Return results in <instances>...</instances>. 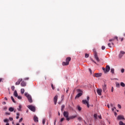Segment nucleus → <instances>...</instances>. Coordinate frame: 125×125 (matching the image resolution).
Segmentation results:
<instances>
[{
	"instance_id": "1",
	"label": "nucleus",
	"mask_w": 125,
	"mask_h": 125,
	"mask_svg": "<svg viewBox=\"0 0 125 125\" xmlns=\"http://www.w3.org/2000/svg\"><path fill=\"white\" fill-rule=\"evenodd\" d=\"M89 101V97L87 96V100H83L82 101L83 104H84L86 105L87 108H89V103L88 102Z\"/></svg>"
},
{
	"instance_id": "2",
	"label": "nucleus",
	"mask_w": 125,
	"mask_h": 125,
	"mask_svg": "<svg viewBox=\"0 0 125 125\" xmlns=\"http://www.w3.org/2000/svg\"><path fill=\"white\" fill-rule=\"evenodd\" d=\"M24 95H25V96H26V97H27V98L30 103H33V100H32V96H31V95L29 94L27 92H25L24 93Z\"/></svg>"
},
{
	"instance_id": "3",
	"label": "nucleus",
	"mask_w": 125,
	"mask_h": 125,
	"mask_svg": "<svg viewBox=\"0 0 125 125\" xmlns=\"http://www.w3.org/2000/svg\"><path fill=\"white\" fill-rule=\"evenodd\" d=\"M70 61H71V57H67L65 60V62H63L62 63V66H67L70 63Z\"/></svg>"
},
{
	"instance_id": "4",
	"label": "nucleus",
	"mask_w": 125,
	"mask_h": 125,
	"mask_svg": "<svg viewBox=\"0 0 125 125\" xmlns=\"http://www.w3.org/2000/svg\"><path fill=\"white\" fill-rule=\"evenodd\" d=\"M63 115L64 117L66 118V121L69 122V121H70V118L69 117V112L68 111H64Z\"/></svg>"
},
{
	"instance_id": "5",
	"label": "nucleus",
	"mask_w": 125,
	"mask_h": 125,
	"mask_svg": "<svg viewBox=\"0 0 125 125\" xmlns=\"http://www.w3.org/2000/svg\"><path fill=\"white\" fill-rule=\"evenodd\" d=\"M77 92L79 93L76 96L75 98H79V97H81L83 95V91L81 89H77Z\"/></svg>"
},
{
	"instance_id": "6",
	"label": "nucleus",
	"mask_w": 125,
	"mask_h": 125,
	"mask_svg": "<svg viewBox=\"0 0 125 125\" xmlns=\"http://www.w3.org/2000/svg\"><path fill=\"white\" fill-rule=\"evenodd\" d=\"M27 108H28L29 110H31L32 112H36V107L34 105H28Z\"/></svg>"
},
{
	"instance_id": "7",
	"label": "nucleus",
	"mask_w": 125,
	"mask_h": 125,
	"mask_svg": "<svg viewBox=\"0 0 125 125\" xmlns=\"http://www.w3.org/2000/svg\"><path fill=\"white\" fill-rule=\"evenodd\" d=\"M125 54V52L124 51L121 50L120 51L119 54L118 55V57L120 59L123 58L124 55Z\"/></svg>"
},
{
	"instance_id": "8",
	"label": "nucleus",
	"mask_w": 125,
	"mask_h": 125,
	"mask_svg": "<svg viewBox=\"0 0 125 125\" xmlns=\"http://www.w3.org/2000/svg\"><path fill=\"white\" fill-rule=\"evenodd\" d=\"M94 54L95 59H96L97 62H99V61H100V60L99 59V58H98V55H97V53L96 51H94Z\"/></svg>"
},
{
	"instance_id": "9",
	"label": "nucleus",
	"mask_w": 125,
	"mask_h": 125,
	"mask_svg": "<svg viewBox=\"0 0 125 125\" xmlns=\"http://www.w3.org/2000/svg\"><path fill=\"white\" fill-rule=\"evenodd\" d=\"M58 100V96L56 95L54 98V104L55 105H56L57 103V100Z\"/></svg>"
},
{
	"instance_id": "10",
	"label": "nucleus",
	"mask_w": 125,
	"mask_h": 125,
	"mask_svg": "<svg viewBox=\"0 0 125 125\" xmlns=\"http://www.w3.org/2000/svg\"><path fill=\"white\" fill-rule=\"evenodd\" d=\"M97 92L98 95L101 96L102 95V89H97Z\"/></svg>"
},
{
	"instance_id": "11",
	"label": "nucleus",
	"mask_w": 125,
	"mask_h": 125,
	"mask_svg": "<svg viewBox=\"0 0 125 125\" xmlns=\"http://www.w3.org/2000/svg\"><path fill=\"white\" fill-rule=\"evenodd\" d=\"M103 89L104 92H106V90H107V85L106 84L103 85Z\"/></svg>"
},
{
	"instance_id": "12",
	"label": "nucleus",
	"mask_w": 125,
	"mask_h": 125,
	"mask_svg": "<svg viewBox=\"0 0 125 125\" xmlns=\"http://www.w3.org/2000/svg\"><path fill=\"white\" fill-rule=\"evenodd\" d=\"M22 81H23V79H22V78L19 79L16 83V85H19V84H20V83H21Z\"/></svg>"
},
{
	"instance_id": "13",
	"label": "nucleus",
	"mask_w": 125,
	"mask_h": 125,
	"mask_svg": "<svg viewBox=\"0 0 125 125\" xmlns=\"http://www.w3.org/2000/svg\"><path fill=\"white\" fill-rule=\"evenodd\" d=\"M117 120H125V117L124 115H118L117 117Z\"/></svg>"
},
{
	"instance_id": "14",
	"label": "nucleus",
	"mask_w": 125,
	"mask_h": 125,
	"mask_svg": "<svg viewBox=\"0 0 125 125\" xmlns=\"http://www.w3.org/2000/svg\"><path fill=\"white\" fill-rule=\"evenodd\" d=\"M34 121L35 123H39V118L37 116H34Z\"/></svg>"
},
{
	"instance_id": "15",
	"label": "nucleus",
	"mask_w": 125,
	"mask_h": 125,
	"mask_svg": "<svg viewBox=\"0 0 125 125\" xmlns=\"http://www.w3.org/2000/svg\"><path fill=\"white\" fill-rule=\"evenodd\" d=\"M110 66L109 65H106L105 67V73H108L110 71Z\"/></svg>"
},
{
	"instance_id": "16",
	"label": "nucleus",
	"mask_w": 125,
	"mask_h": 125,
	"mask_svg": "<svg viewBox=\"0 0 125 125\" xmlns=\"http://www.w3.org/2000/svg\"><path fill=\"white\" fill-rule=\"evenodd\" d=\"M101 76H102V73H96L95 74V77H96V78H100Z\"/></svg>"
},
{
	"instance_id": "17",
	"label": "nucleus",
	"mask_w": 125,
	"mask_h": 125,
	"mask_svg": "<svg viewBox=\"0 0 125 125\" xmlns=\"http://www.w3.org/2000/svg\"><path fill=\"white\" fill-rule=\"evenodd\" d=\"M26 83H26V82H25V81H22L21 83V86H26Z\"/></svg>"
},
{
	"instance_id": "18",
	"label": "nucleus",
	"mask_w": 125,
	"mask_h": 125,
	"mask_svg": "<svg viewBox=\"0 0 125 125\" xmlns=\"http://www.w3.org/2000/svg\"><path fill=\"white\" fill-rule=\"evenodd\" d=\"M18 109V111H21V109H22V105H21V104H19V107L17 108Z\"/></svg>"
},
{
	"instance_id": "19",
	"label": "nucleus",
	"mask_w": 125,
	"mask_h": 125,
	"mask_svg": "<svg viewBox=\"0 0 125 125\" xmlns=\"http://www.w3.org/2000/svg\"><path fill=\"white\" fill-rule=\"evenodd\" d=\"M14 96H15V97H17V96H18V93H17V90H15L14 92Z\"/></svg>"
},
{
	"instance_id": "20",
	"label": "nucleus",
	"mask_w": 125,
	"mask_h": 125,
	"mask_svg": "<svg viewBox=\"0 0 125 125\" xmlns=\"http://www.w3.org/2000/svg\"><path fill=\"white\" fill-rule=\"evenodd\" d=\"M115 84H116V86L118 88H119V87H120V83H119V82H116V83H115Z\"/></svg>"
},
{
	"instance_id": "21",
	"label": "nucleus",
	"mask_w": 125,
	"mask_h": 125,
	"mask_svg": "<svg viewBox=\"0 0 125 125\" xmlns=\"http://www.w3.org/2000/svg\"><path fill=\"white\" fill-rule=\"evenodd\" d=\"M77 117V115H73L69 117L70 120L75 119V118Z\"/></svg>"
},
{
	"instance_id": "22",
	"label": "nucleus",
	"mask_w": 125,
	"mask_h": 125,
	"mask_svg": "<svg viewBox=\"0 0 125 125\" xmlns=\"http://www.w3.org/2000/svg\"><path fill=\"white\" fill-rule=\"evenodd\" d=\"M9 112H13V111H14V108H13V107H10L9 108Z\"/></svg>"
},
{
	"instance_id": "23",
	"label": "nucleus",
	"mask_w": 125,
	"mask_h": 125,
	"mask_svg": "<svg viewBox=\"0 0 125 125\" xmlns=\"http://www.w3.org/2000/svg\"><path fill=\"white\" fill-rule=\"evenodd\" d=\"M120 85H121V86H122V87H125V84L123 82H121L120 83Z\"/></svg>"
},
{
	"instance_id": "24",
	"label": "nucleus",
	"mask_w": 125,
	"mask_h": 125,
	"mask_svg": "<svg viewBox=\"0 0 125 125\" xmlns=\"http://www.w3.org/2000/svg\"><path fill=\"white\" fill-rule=\"evenodd\" d=\"M21 94H24V93L25 92V89L24 88L21 89Z\"/></svg>"
},
{
	"instance_id": "25",
	"label": "nucleus",
	"mask_w": 125,
	"mask_h": 125,
	"mask_svg": "<svg viewBox=\"0 0 125 125\" xmlns=\"http://www.w3.org/2000/svg\"><path fill=\"white\" fill-rule=\"evenodd\" d=\"M110 72L112 74H114L115 73V69L114 68H111Z\"/></svg>"
},
{
	"instance_id": "26",
	"label": "nucleus",
	"mask_w": 125,
	"mask_h": 125,
	"mask_svg": "<svg viewBox=\"0 0 125 125\" xmlns=\"http://www.w3.org/2000/svg\"><path fill=\"white\" fill-rule=\"evenodd\" d=\"M119 125H125V124L123 121H120L119 123Z\"/></svg>"
},
{
	"instance_id": "27",
	"label": "nucleus",
	"mask_w": 125,
	"mask_h": 125,
	"mask_svg": "<svg viewBox=\"0 0 125 125\" xmlns=\"http://www.w3.org/2000/svg\"><path fill=\"white\" fill-rule=\"evenodd\" d=\"M77 108L78 111H82V107L78 105Z\"/></svg>"
},
{
	"instance_id": "28",
	"label": "nucleus",
	"mask_w": 125,
	"mask_h": 125,
	"mask_svg": "<svg viewBox=\"0 0 125 125\" xmlns=\"http://www.w3.org/2000/svg\"><path fill=\"white\" fill-rule=\"evenodd\" d=\"M11 100H12V101L14 103H16L15 100H14V98H13V96L11 97Z\"/></svg>"
},
{
	"instance_id": "29",
	"label": "nucleus",
	"mask_w": 125,
	"mask_h": 125,
	"mask_svg": "<svg viewBox=\"0 0 125 125\" xmlns=\"http://www.w3.org/2000/svg\"><path fill=\"white\" fill-rule=\"evenodd\" d=\"M94 118L95 120H97V114H94Z\"/></svg>"
},
{
	"instance_id": "30",
	"label": "nucleus",
	"mask_w": 125,
	"mask_h": 125,
	"mask_svg": "<svg viewBox=\"0 0 125 125\" xmlns=\"http://www.w3.org/2000/svg\"><path fill=\"white\" fill-rule=\"evenodd\" d=\"M64 108H65V105L63 104L61 106V111H63V109H64Z\"/></svg>"
},
{
	"instance_id": "31",
	"label": "nucleus",
	"mask_w": 125,
	"mask_h": 125,
	"mask_svg": "<svg viewBox=\"0 0 125 125\" xmlns=\"http://www.w3.org/2000/svg\"><path fill=\"white\" fill-rule=\"evenodd\" d=\"M45 119H42V125H45Z\"/></svg>"
},
{
	"instance_id": "32",
	"label": "nucleus",
	"mask_w": 125,
	"mask_h": 125,
	"mask_svg": "<svg viewBox=\"0 0 125 125\" xmlns=\"http://www.w3.org/2000/svg\"><path fill=\"white\" fill-rule=\"evenodd\" d=\"M11 89L12 90H13V91H14V89H15V87L14 86H12Z\"/></svg>"
},
{
	"instance_id": "33",
	"label": "nucleus",
	"mask_w": 125,
	"mask_h": 125,
	"mask_svg": "<svg viewBox=\"0 0 125 125\" xmlns=\"http://www.w3.org/2000/svg\"><path fill=\"white\" fill-rule=\"evenodd\" d=\"M89 57V55H88V54H85V58H88Z\"/></svg>"
},
{
	"instance_id": "34",
	"label": "nucleus",
	"mask_w": 125,
	"mask_h": 125,
	"mask_svg": "<svg viewBox=\"0 0 125 125\" xmlns=\"http://www.w3.org/2000/svg\"><path fill=\"white\" fill-rule=\"evenodd\" d=\"M78 121H82L83 120V118H82V117H78Z\"/></svg>"
},
{
	"instance_id": "35",
	"label": "nucleus",
	"mask_w": 125,
	"mask_h": 125,
	"mask_svg": "<svg viewBox=\"0 0 125 125\" xmlns=\"http://www.w3.org/2000/svg\"><path fill=\"white\" fill-rule=\"evenodd\" d=\"M105 48H106V47H105V46L103 45V46H102V50H105Z\"/></svg>"
},
{
	"instance_id": "36",
	"label": "nucleus",
	"mask_w": 125,
	"mask_h": 125,
	"mask_svg": "<svg viewBox=\"0 0 125 125\" xmlns=\"http://www.w3.org/2000/svg\"><path fill=\"white\" fill-rule=\"evenodd\" d=\"M17 97L18 98V99H22V97L21 96H18Z\"/></svg>"
},
{
	"instance_id": "37",
	"label": "nucleus",
	"mask_w": 125,
	"mask_h": 125,
	"mask_svg": "<svg viewBox=\"0 0 125 125\" xmlns=\"http://www.w3.org/2000/svg\"><path fill=\"white\" fill-rule=\"evenodd\" d=\"M114 41H115V39L114 38L109 40V42H114Z\"/></svg>"
},
{
	"instance_id": "38",
	"label": "nucleus",
	"mask_w": 125,
	"mask_h": 125,
	"mask_svg": "<svg viewBox=\"0 0 125 125\" xmlns=\"http://www.w3.org/2000/svg\"><path fill=\"white\" fill-rule=\"evenodd\" d=\"M107 45L109 47H110L111 48V47H112V46H111V43H108L107 44Z\"/></svg>"
},
{
	"instance_id": "39",
	"label": "nucleus",
	"mask_w": 125,
	"mask_h": 125,
	"mask_svg": "<svg viewBox=\"0 0 125 125\" xmlns=\"http://www.w3.org/2000/svg\"><path fill=\"white\" fill-rule=\"evenodd\" d=\"M118 108H119V109H122V106H121V104H118Z\"/></svg>"
},
{
	"instance_id": "40",
	"label": "nucleus",
	"mask_w": 125,
	"mask_h": 125,
	"mask_svg": "<svg viewBox=\"0 0 125 125\" xmlns=\"http://www.w3.org/2000/svg\"><path fill=\"white\" fill-rule=\"evenodd\" d=\"M23 121V118H21L20 120H19V123H21L22 122V121Z\"/></svg>"
},
{
	"instance_id": "41",
	"label": "nucleus",
	"mask_w": 125,
	"mask_h": 125,
	"mask_svg": "<svg viewBox=\"0 0 125 125\" xmlns=\"http://www.w3.org/2000/svg\"><path fill=\"white\" fill-rule=\"evenodd\" d=\"M24 81H28L29 80V77H26L23 79Z\"/></svg>"
},
{
	"instance_id": "42",
	"label": "nucleus",
	"mask_w": 125,
	"mask_h": 125,
	"mask_svg": "<svg viewBox=\"0 0 125 125\" xmlns=\"http://www.w3.org/2000/svg\"><path fill=\"white\" fill-rule=\"evenodd\" d=\"M121 73H125V69L124 68H122L121 69Z\"/></svg>"
},
{
	"instance_id": "43",
	"label": "nucleus",
	"mask_w": 125,
	"mask_h": 125,
	"mask_svg": "<svg viewBox=\"0 0 125 125\" xmlns=\"http://www.w3.org/2000/svg\"><path fill=\"white\" fill-rule=\"evenodd\" d=\"M91 61L92 62H93V63H95V64H96V62H95L94 60H93V59H91Z\"/></svg>"
},
{
	"instance_id": "44",
	"label": "nucleus",
	"mask_w": 125,
	"mask_h": 125,
	"mask_svg": "<svg viewBox=\"0 0 125 125\" xmlns=\"http://www.w3.org/2000/svg\"><path fill=\"white\" fill-rule=\"evenodd\" d=\"M9 120L11 121H13V118L12 117H9Z\"/></svg>"
},
{
	"instance_id": "45",
	"label": "nucleus",
	"mask_w": 125,
	"mask_h": 125,
	"mask_svg": "<svg viewBox=\"0 0 125 125\" xmlns=\"http://www.w3.org/2000/svg\"><path fill=\"white\" fill-rule=\"evenodd\" d=\"M89 71L91 74H92V70H91V69L89 68Z\"/></svg>"
},
{
	"instance_id": "46",
	"label": "nucleus",
	"mask_w": 125,
	"mask_h": 125,
	"mask_svg": "<svg viewBox=\"0 0 125 125\" xmlns=\"http://www.w3.org/2000/svg\"><path fill=\"white\" fill-rule=\"evenodd\" d=\"M103 71H104V73H106V68L103 67Z\"/></svg>"
},
{
	"instance_id": "47",
	"label": "nucleus",
	"mask_w": 125,
	"mask_h": 125,
	"mask_svg": "<svg viewBox=\"0 0 125 125\" xmlns=\"http://www.w3.org/2000/svg\"><path fill=\"white\" fill-rule=\"evenodd\" d=\"M4 123H7H7H8V120H7V119H4Z\"/></svg>"
},
{
	"instance_id": "48",
	"label": "nucleus",
	"mask_w": 125,
	"mask_h": 125,
	"mask_svg": "<svg viewBox=\"0 0 125 125\" xmlns=\"http://www.w3.org/2000/svg\"><path fill=\"white\" fill-rule=\"evenodd\" d=\"M64 118H62L61 119L60 122H63V121H64Z\"/></svg>"
},
{
	"instance_id": "49",
	"label": "nucleus",
	"mask_w": 125,
	"mask_h": 125,
	"mask_svg": "<svg viewBox=\"0 0 125 125\" xmlns=\"http://www.w3.org/2000/svg\"><path fill=\"white\" fill-rule=\"evenodd\" d=\"M51 87H52V89H55L54 86H53V84H51Z\"/></svg>"
},
{
	"instance_id": "50",
	"label": "nucleus",
	"mask_w": 125,
	"mask_h": 125,
	"mask_svg": "<svg viewBox=\"0 0 125 125\" xmlns=\"http://www.w3.org/2000/svg\"><path fill=\"white\" fill-rule=\"evenodd\" d=\"M114 92V87L112 86L111 87V92Z\"/></svg>"
},
{
	"instance_id": "51",
	"label": "nucleus",
	"mask_w": 125,
	"mask_h": 125,
	"mask_svg": "<svg viewBox=\"0 0 125 125\" xmlns=\"http://www.w3.org/2000/svg\"><path fill=\"white\" fill-rule=\"evenodd\" d=\"M5 115H10V113L6 112H5Z\"/></svg>"
},
{
	"instance_id": "52",
	"label": "nucleus",
	"mask_w": 125,
	"mask_h": 125,
	"mask_svg": "<svg viewBox=\"0 0 125 125\" xmlns=\"http://www.w3.org/2000/svg\"><path fill=\"white\" fill-rule=\"evenodd\" d=\"M113 39H114V40H115V39H116V40H117V41H119V40H118V37H117V36H116L115 37H114V38H113Z\"/></svg>"
},
{
	"instance_id": "53",
	"label": "nucleus",
	"mask_w": 125,
	"mask_h": 125,
	"mask_svg": "<svg viewBox=\"0 0 125 125\" xmlns=\"http://www.w3.org/2000/svg\"><path fill=\"white\" fill-rule=\"evenodd\" d=\"M17 116H20V114L19 112H17Z\"/></svg>"
},
{
	"instance_id": "54",
	"label": "nucleus",
	"mask_w": 125,
	"mask_h": 125,
	"mask_svg": "<svg viewBox=\"0 0 125 125\" xmlns=\"http://www.w3.org/2000/svg\"><path fill=\"white\" fill-rule=\"evenodd\" d=\"M54 125H56V120H54Z\"/></svg>"
},
{
	"instance_id": "55",
	"label": "nucleus",
	"mask_w": 125,
	"mask_h": 125,
	"mask_svg": "<svg viewBox=\"0 0 125 125\" xmlns=\"http://www.w3.org/2000/svg\"><path fill=\"white\" fill-rule=\"evenodd\" d=\"M114 115L116 117V116H118V113H117V112H115Z\"/></svg>"
},
{
	"instance_id": "56",
	"label": "nucleus",
	"mask_w": 125,
	"mask_h": 125,
	"mask_svg": "<svg viewBox=\"0 0 125 125\" xmlns=\"http://www.w3.org/2000/svg\"><path fill=\"white\" fill-rule=\"evenodd\" d=\"M98 118H100V119H102V117H101V115H99L98 116Z\"/></svg>"
},
{
	"instance_id": "57",
	"label": "nucleus",
	"mask_w": 125,
	"mask_h": 125,
	"mask_svg": "<svg viewBox=\"0 0 125 125\" xmlns=\"http://www.w3.org/2000/svg\"><path fill=\"white\" fill-rule=\"evenodd\" d=\"M110 106L111 107H113L114 106V104H110Z\"/></svg>"
},
{
	"instance_id": "58",
	"label": "nucleus",
	"mask_w": 125,
	"mask_h": 125,
	"mask_svg": "<svg viewBox=\"0 0 125 125\" xmlns=\"http://www.w3.org/2000/svg\"><path fill=\"white\" fill-rule=\"evenodd\" d=\"M2 104H3V105H5V104H6V103H5V102H3L2 103Z\"/></svg>"
},
{
	"instance_id": "59",
	"label": "nucleus",
	"mask_w": 125,
	"mask_h": 125,
	"mask_svg": "<svg viewBox=\"0 0 125 125\" xmlns=\"http://www.w3.org/2000/svg\"><path fill=\"white\" fill-rule=\"evenodd\" d=\"M4 99H5V100H6V101H7V98L5 97V98H4Z\"/></svg>"
},
{
	"instance_id": "60",
	"label": "nucleus",
	"mask_w": 125,
	"mask_h": 125,
	"mask_svg": "<svg viewBox=\"0 0 125 125\" xmlns=\"http://www.w3.org/2000/svg\"><path fill=\"white\" fill-rule=\"evenodd\" d=\"M62 99H64V95H62Z\"/></svg>"
},
{
	"instance_id": "61",
	"label": "nucleus",
	"mask_w": 125,
	"mask_h": 125,
	"mask_svg": "<svg viewBox=\"0 0 125 125\" xmlns=\"http://www.w3.org/2000/svg\"><path fill=\"white\" fill-rule=\"evenodd\" d=\"M16 119H17V120H18V119H19V116H17Z\"/></svg>"
},
{
	"instance_id": "62",
	"label": "nucleus",
	"mask_w": 125,
	"mask_h": 125,
	"mask_svg": "<svg viewBox=\"0 0 125 125\" xmlns=\"http://www.w3.org/2000/svg\"><path fill=\"white\" fill-rule=\"evenodd\" d=\"M1 81H2V78H0V83H1Z\"/></svg>"
},
{
	"instance_id": "63",
	"label": "nucleus",
	"mask_w": 125,
	"mask_h": 125,
	"mask_svg": "<svg viewBox=\"0 0 125 125\" xmlns=\"http://www.w3.org/2000/svg\"><path fill=\"white\" fill-rule=\"evenodd\" d=\"M7 109V107H4V110H6Z\"/></svg>"
},
{
	"instance_id": "64",
	"label": "nucleus",
	"mask_w": 125,
	"mask_h": 125,
	"mask_svg": "<svg viewBox=\"0 0 125 125\" xmlns=\"http://www.w3.org/2000/svg\"><path fill=\"white\" fill-rule=\"evenodd\" d=\"M5 125H9V123H7Z\"/></svg>"
}]
</instances>
